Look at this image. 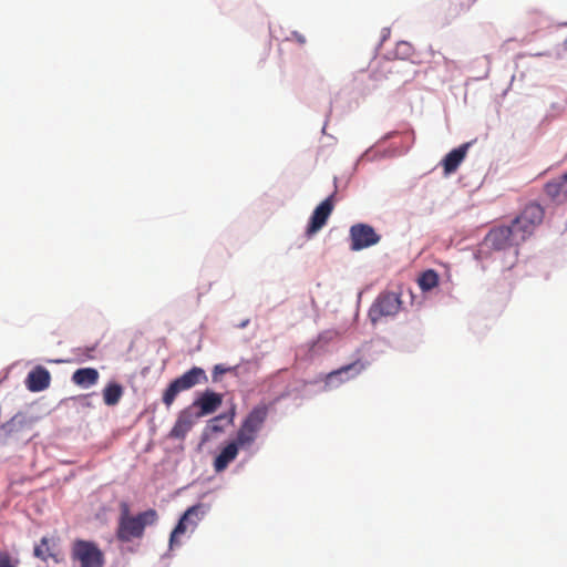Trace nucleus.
Masks as SVG:
<instances>
[{
	"instance_id": "f257e3e1",
	"label": "nucleus",
	"mask_w": 567,
	"mask_h": 567,
	"mask_svg": "<svg viewBox=\"0 0 567 567\" xmlns=\"http://www.w3.org/2000/svg\"><path fill=\"white\" fill-rule=\"evenodd\" d=\"M156 520L157 513L155 509H147L136 516H131L128 505L123 503L121 505L116 537L124 543L131 542L134 538H141L144 535L145 527L153 525Z\"/></svg>"
},
{
	"instance_id": "f03ea898",
	"label": "nucleus",
	"mask_w": 567,
	"mask_h": 567,
	"mask_svg": "<svg viewBox=\"0 0 567 567\" xmlns=\"http://www.w3.org/2000/svg\"><path fill=\"white\" fill-rule=\"evenodd\" d=\"M70 558L79 567H104L105 564L104 553L99 545L81 538L71 543Z\"/></svg>"
},
{
	"instance_id": "7ed1b4c3",
	"label": "nucleus",
	"mask_w": 567,
	"mask_h": 567,
	"mask_svg": "<svg viewBox=\"0 0 567 567\" xmlns=\"http://www.w3.org/2000/svg\"><path fill=\"white\" fill-rule=\"evenodd\" d=\"M207 380L208 378L204 369L193 367L168 384L163 392L162 401L169 409L181 392L189 390L197 384L206 383Z\"/></svg>"
},
{
	"instance_id": "20e7f679",
	"label": "nucleus",
	"mask_w": 567,
	"mask_h": 567,
	"mask_svg": "<svg viewBox=\"0 0 567 567\" xmlns=\"http://www.w3.org/2000/svg\"><path fill=\"white\" fill-rule=\"evenodd\" d=\"M486 241L497 250H503L512 246H518L525 241L524 235L515 227L514 223L509 226H499L489 230Z\"/></svg>"
},
{
	"instance_id": "39448f33",
	"label": "nucleus",
	"mask_w": 567,
	"mask_h": 567,
	"mask_svg": "<svg viewBox=\"0 0 567 567\" xmlns=\"http://www.w3.org/2000/svg\"><path fill=\"white\" fill-rule=\"evenodd\" d=\"M544 216L545 210L539 204L529 203L513 223L526 240L534 233L535 228L543 223Z\"/></svg>"
},
{
	"instance_id": "423d86ee",
	"label": "nucleus",
	"mask_w": 567,
	"mask_h": 567,
	"mask_svg": "<svg viewBox=\"0 0 567 567\" xmlns=\"http://www.w3.org/2000/svg\"><path fill=\"white\" fill-rule=\"evenodd\" d=\"M351 250L358 251L375 245L380 236L367 224H355L350 228Z\"/></svg>"
},
{
	"instance_id": "0eeeda50",
	"label": "nucleus",
	"mask_w": 567,
	"mask_h": 567,
	"mask_svg": "<svg viewBox=\"0 0 567 567\" xmlns=\"http://www.w3.org/2000/svg\"><path fill=\"white\" fill-rule=\"evenodd\" d=\"M204 515L205 506L203 504H197L189 507L181 517L178 524L175 526L171 534V546H173L176 543L178 536L186 533L188 526L194 528L197 525V522L200 520Z\"/></svg>"
},
{
	"instance_id": "6e6552de",
	"label": "nucleus",
	"mask_w": 567,
	"mask_h": 567,
	"mask_svg": "<svg viewBox=\"0 0 567 567\" xmlns=\"http://www.w3.org/2000/svg\"><path fill=\"white\" fill-rule=\"evenodd\" d=\"M198 419H200V416L197 414L194 406L188 405L178 413L175 424L169 432V437L184 440Z\"/></svg>"
},
{
	"instance_id": "1a4fd4ad",
	"label": "nucleus",
	"mask_w": 567,
	"mask_h": 567,
	"mask_svg": "<svg viewBox=\"0 0 567 567\" xmlns=\"http://www.w3.org/2000/svg\"><path fill=\"white\" fill-rule=\"evenodd\" d=\"M34 419L23 412L16 413L10 420L2 423L0 426V434L4 439L17 436L25 431L32 430Z\"/></svg>"
},
{
	"instance_id": "9d476101",
	"label": "nucleus",
	"mask_w": 567,
	"mask_h": 567,
	"mask_svg": "<svg viewBox=\"0 0 567 567\" xmlns=\"http://www.w3.org/2000/svg\"><path fill=\"white\" fill-rule=\"evenodd\" d=\"M333 194L330 195L313 210L306 231L309 237L318 233L326 225L329 216L333 210Z\"/></svg>"
},
{
	"instance_id": "9b49d317",
	"label": "nucleus",
	"mask_w": 567,
	"mask_h": 567,
	"mask_svg": "<svg viewBox=\"0 0 567 567\" xmlns=\"http://www.w3.org/2000/svg\"><path fill=\"white\" fill-rule=\"evenodd\" d=\"M368 364L369 363L367 361L358 359L352 363L346 364L334 371H331L326 378V384L331 385L334 380H339V382H346L354 379L367 369Z\"/></svg>"
},
{
	"instance_id": "f8f14e48",
	"label": "nucleus",
	"mask_w": 567,
	"mask_h": 567,
	"mask_svg": "<svg viewBox=\"0 0 567 567\" xmlns=\"http://www.w3.org/2000/svg\"><path fill=\"white\" fill-rule=\"evenodd\" d=\"M223 403V395L210 390L204 391L190 406L195 408L197 414L203 417L218 410Z\"/></svg>"
},
{
	"instance_id": "ddd939ff",
	"label": "nucleus",
	"mask_w": 567,
	"mask_h": 567,
	"mask_svg": "<svg viewBox=\"0 0 567 567\" xmlns=\"http://www.w3.org/2000/svg\"><path fill=\"white\" fill-rule=\"evenodd\" d=\"M50 372L43 367H35L27 377L25 385L31 392H41L50 386Z\"/></svg>"
},
{
	"instance_id": "4468645a",
	"label": "nucleus",
	"mask_w": 567,
	"mask_h": 567,
	"mask_svg": "<svg viewBox=\"0 0 567 567\" xmlns=\"http://www.w3.org/2000/svg\"><path fill=\"white\" fill-rule=\"evenodd\" d=\"M468 147L470 143H465L460 147L452 150L445 155V157L442 159V166L445 176H449L457 171L458 166L467 154Z\"/></svg>"
},
{
	"instance_id": "2eb2a0df",
	"label": "nucleus",
	"mask_w": 567,
	"mask_h": 567,
	"mask_svg": "<svg viewBox=\"0 0 567 567\" xmlns=\"http://www.w3.org/2000/svg\"><path fill=\"white\" fill-rule=\"evenodd\" d=\"M388 316H390V293L383 291L372 303L369 310V318L371 322L375 326L378 322H381Z\"/></svg>"
},
{
	"instance_id": "dca6fc26",
	"label": "nucleus",
	"mask_w": 567,
	"mask_h": 567,
	"mask_svg": "<svg viewBox=\"0 0 567 567\" xmlns=\"http://www.w3.org/2000/svg\"><path fill=\"white\" fill-rule=\"evenodd\" d=\"M268 412V405L258 404L248 413L241 424L258 434L267 420Z\"/></svg>"
},
{
	"instance_id": "f3484780",
	"label": "nucleus",
	"mask_w": 567,
	"mask_h": 567,
	"mask_svg": "<svg viewBox=\"0 0 567 567\" xmlns=\"http://www.w3.org/2000/svg\"><path fill=\"white\" fill-rule=\"evenodd\" d=\"M545 193L555 203L563 204L567 202V173L548 182L545 185Z\"/></svg>"
},
{
	"instance_id": "a211bd4d",
	"label": "nucleus",
	"mask_w": 567,
	"mask_h": 567,
	"mask_svg": "<svg viewBox=\"0 0 567 567\" xmlns=\"http://www.w3.org/2000/svg\"><path fill=\"white\" fill-rule=\"evenodd\" d=\"M239 447L231 441L223 447L214 460V470L216 473L224 472L228 465L234 462L238 455Z\"/></svg>"
},
{
	"instance_id": "6ab92c4d",
	"label": "nucleus",
	"mask_w": 567,
	"mask_h": 567,
	"mask_svg": "<svg viewBox=\"0 0 567 567\" xmlns=\"http://www.w3.org/2000/svg\"><path fill=\"white\" fill-rule=\"evenodd\" d=\"M100 378L99 371L94 368H81L73 372L72 382L78 386L87 389L97 383Z\"/></svg>"
},
{
	"instance_id": "aec40b11",
	"label": "nucleus",
	"mask_w": 567,
	"mask_h": 567,
	"mask_svg": "<svg viewBox=\"0 0 567 567\" xmlns=\"http://www.w3.org/2000/svg\"><path fill=\"white\" fill-rule=\"evenodd\" d=\"M50 543L51 540L48 537H42L40 544L34 547V556L43 561H48V559L51 558L55 564L62 563V554L60 551H55L54 548L50 546Z\"/></svg>"
},
{
	"instance_id": "412c9836",
	"label": "nucleus",
	"mask_w": 567,
	"mask_h": 567,
	"mask_svg": "<svg viewBox=\"0 0 567 567\" xmlns=\"http://www.w3.org/2000/svg\"><path fill=\"white\" fill-rule=\"evenodd\" d=\"M123 395V388L118 383H109L103 389V401L106 405H116Z\"/></svg>"
},
{
	"instance_id": "4be33fe9",
	"label": "nucleus",
	"mask_w": 567,
	"mask_h": 567,
	"mask_svg": "<svg viewBox=\"0 0 567 567\" xmlns=\"http://www.w3.org/2000/svg\"><path fill=\"white\" fill-rule=\"evenodd\" d=\"M257 439V433L246 427L245 425H240L236 437L231 441L239 449L249 447Z\"/></svg>"
},
{
	"instance_id": "5701e85b",
	"label": "nucleus",
	"mask_w": 567,
	"mask_h": 567,
	"mask_svg": "<svg viewBox=\"0 0 567 567\" xmlns=\"http://www.w3.org/2000/svg\"><path fill=\"white\" fill-rule=\"evenodd\" d=\"M417 282L421 290L429 291L439 285V275L433 269L425 270L420 275Z\"/></svg>"
},
{
	"instance_id": "b1692460",
	"label": "nucleus",
	"mask_w": 567,
	"mask_h": 567,
	"mask_svg": "<svg viewBox=\"0 0 567 567\" xmlns=\"http://www.w3.org/2000/svg\"><path fill=\"white\" fill-rule=\"evenodd\" d=\"M234 416H235L234 411H231L229 414H219L209 421L208 427L214 433L223 432L225 430V425H223L221 422L226 421L227 424H233Z\"/></svg>"
},
{
	"instance_id": "393cba45",
	"label": "nucleus",
	"mask_w": 567,
	"mask_h": 567,
	"mask_svg": "<svg viewBox=\"0 0 567 567\" xmlns=\"http://www.w3.org/2000/svg\"><path fill=\"white\" fill-rule=\"evenodd\" d=\"M413 47L405 41L398 42L394 50L395 58L401 60L411 58L413 55Z\"/></svg>"
},
{
	"instance_id": "a878e982",
	"label": "nucleus",
	"mask_w": 567,
	"mask_h": 567,
	"mask_svg": "<svg viewBox=\"0 0 567 567\" xmlns=\"http://www.w3.org/2000/svg\"><path fill=\"white\" fill-rule=\"evenodd\" d=\"M231 368H226L223 364H216L213 370V380L217 381L220 374L229 372Z\"/></svg>"
},
{
	"instance_id": "bb28decb",
	"label": "nucleus",
	"mask_w": 567,
	"mask_h": 567,
	"mask_svg": "<svg viewBox=\"0 0 567 567\" xmlns=\"http://www.w3.org/2000/svg\"><path fill=\"white\" fill-rule=\"evenodd\" d=\"M0 567H16L11 561L10 555L6 551H0Z\"/></svg>"
},
{
	"instance_id": "cd10ccee",
	"label": "nucleus",
	"mask_w": 567,
	"mask_h": 567,
	"mask_svg": "<svg viewBox=\"0 0 567 567\" xmlns=\"http://www.w3.org/2000/svg\"><path fill=\"white\" fill-rule=\"evenodd\" d=\"M292 39L299 44L303 45L306 43V37L297 31L291 33Z\"/></svg>"
},
{
	"instance_id": "c85d7f7f",
	"label": "nucleus",
	"mask_w": 567,
	"mask_h": 567,
	"mask_svg": "<svg viewBox=\"0 0 567 567\" xmlns=\"http://www.w3.org/2000/svg\"><path fill=\"white\" fill-rule=\"evenodd\" d=\"M475 0H460V4L461 6H468L471 4L472 2H474Z\"/></svg>"
}]
</instances>
